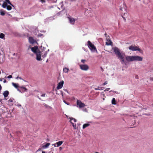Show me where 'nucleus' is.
<instances>
[{
	"mask_svg": "<svg viewBox=\"0 0 153 153\" xmlns=\"http://www.w3.org/2000/svg\"><path fill=\"white\" fill-rule=\"evenodd\" d=\"M1 88H2V87L1 85L0 84V91H1Z\"/></svg>",
	"mask_w": 153,
	"mask_h": 153,
	"instance_id": "nucleus-46",
	"label": "nucleus"
},
{
	"mask_svg": "<svg viewBox=\"0 0 153 153\" xmlns=\"http://www.w3.org/2000/svg\"><path fill=\"white\" fill-rule=\"evenodd\" d=\"M77 105L79 108H81L84 107L85 105L81 101L79 100H77L76 101Z\"/></svg>",
	"mask_w": 153,
	"mask_h": 153,
	"instance_id": "nucleus-8",
	"label": "nucleus"
},
{
	"mask_svg": "<svg viewBox=\"0 0 153 153\" xmlns=\"http://www.w3.org/2000/svg\"><path fill=\"white\" fill-rule=\"evenodd\" d=\"M41 150V149H40V148H39V149H38V150H37V152H38L39 151H40Z\"/></svg>",
	"mask_w": 153,
	"mask_h": 153,
	"instance_id": "nucleus-40",
	"label": "nucleus"
},
{
	"mask_svg": "<svg viewBox=\"0 0 153 153\" xmlns=\"http://www.w3.org/2000/svg\"><path fill=\"white\" fill-rule=\"evenodd\" d=\"M68 19L70 22V23L72 25L74 24L76 20L73 18L68 17Z\"/></svg>",
	"mask_w": 153,
	"mask_h": 153,
	"instance_id": "nucleus-12",
	"label": "nucleus"
},
{
	"mask_svg": "<svg viewBox=\"0 0 153 153\" xmlns=\"http://www.w3.org/2000/svg\"><path fill=\"white\" fill-rule=\"evenodd\" d=\"M126 60L128 62H131L133 61H142L143 60V58L139 56H127L126 57Z\"/></svg>",
	"mask_w": 153,
	"mask_h": 153,
	"instance_id": "nucleus-2",
	"label": "nucleus"
},
{
	"mask_svg": "<svg viewBox=\"0 0 153 153\" xmlns=\"http://www.w3.org/2000/svg\"><path fill=\"white\" fill-rule=\"evenodd\" d=\"M106 35H107V34H106V33H105V36H106Z\"/></svg>",
	"mask_w": 153,
	"mask_h": 153,
	"instance_id": "nucleus-53",
	"label": "nucleus"
},
{
	"mask_svg": "<svg viewBox=\"0 0 153 153\" xmlns=\"http://www.w3.org/2000/svg\"><path fill=\"white\" fill-rule=\"evenodd\" d=\"M62 149V148L61 147H60L59 148V150L61 151V150Z\"/></svg>",
	"mask_w": 153,
	"mask_h": 153,
	"instance_id": "nucleus-42",
	"label": "nucleus"
},
{
	"mask_svg": "<svg viewBox=\"0 0 153 153\" xmlns=\"http://www.w3.org/2000/svg\"><path fill=\"white\" fill-rule=\"evenodd\" d=\"M70 122H72V120H74V122H75L76 121V119H75V118H70Z\"/></svg>",
	"mask_w": 153,
	"mask_h": 153,
	"instance_id": "nucleus-24",
	"label": "nucleus"
},
{
	"mask_svg": "<svg viewBox=\"0 0 153 153\" xmlns=\"http://www.w3.org/2000/svg\"><path fill=\"white\" fill-rule=\"evenodd\" d=\"M19 88L21 89V90L22 92L26 91L27 90V89L24 86H20Z\"/></svg>",
	"mask_w": 153,
	"mask_h": 153,
	"instance_id": "nucleus-15",
	"label": "nucleus"
},
{
	"mask_svg": "<svg viewBox=\"0 0 153 153\" xmlns=\"http://www.w3.org/2000/svg\"><path fill=\"white\" fill-rule=\"evenodd\" d=\"M106 39L107 41L106 42V44L108 45H111L112 42L110 39H108L107 36H106Z\"/></svg>",
	"mask_w": 153,
	"mask_h": 153,
	"instance_id": "nucleus-13",
	"label": "nucleus"
},
{
	"mask_svg": "<svg viewBox=\"0 0 153 153\" xmlns=\"http://www.w3.org/2000/svg\"><path fill=\"white\" fill-rule=\"evenodd\" d=\"M0 14L2 16H4L5 14V13L4 12L2 11L0 12Z\"/></svg>",
	"mask_w": 153,
	"mask_h": 153,
	"instance_id": "nucleus-27",
	"label": "nucleus"
},
{
	"mask_svg": "<svg viewBox=\"0 0 153 153\" xmlns=\"http://www.w3.org/2000/svg\"><path fill=\"white\" fill-rule=\"evenodd\" d=\"M90 126V124L88 123H85L84 124L82 128L83 129H84L86 127H87Z\"/></svg>",
	"mask_w": 153,
	"mask_h": 153,
	"instance_id": "nucleus-19",
	"label": "nucleus"
},
{
	"mask_svg": "<svg viewBox=\"0 0 153 153\" xmlns=\"http://www.w3.org/2000/svg\"><path fill=\"white\" fill-rule=\"evenodd\" d=\"M122 17L123 18V19H124L125 20V21H126V19L124 17H123V16H122Z\"/></svg>",
	"mask_w": 153,
	"mask_h": 153,
	"instance_id": "nucleus-48",
	"label": "nucleus"
},
{
	"mask_svg": "<svg viewBox=\"0 0 153 153\" xmlns=\"http://www.w3.org/2000/svg\"><path fill=\"white\" fill-rule=\"evenodd\" d=\"M107 84V81H106L105 82H104L103 84V85H106Z\"/></svg>",
	"mask_w": 153,
	"mask_h": 153,
	"instance_id": "nucleus-32",
	"label": "nucleus"
},
{
	"mask_svg": "<svg viewBox=\"0 0 153 153\" xmlns=\"http://www.w3.org/2000/svg\"><path fill=\"white\" fill-rule=\"evenodd\" d=\"M29 42L30 43L33 44L36 42L35 40L33 37H30L28 38Z\"/></svg>",
	"mask_w": 153,
	"mask_h": 153,
	"instance_id": "nucleus-10",
	"label": "nucleus"
},
{
	"mask_svg": "<svg viewBox=\"0 0 153 153\" xmlns=\"http://www.w3.org/2000/svg\"><path fill=\"white\" fill-rule=\"evenodd\" d=\"M42 36H43V35L42 33H40L38 35V36L39 37H41Z\"/></svg>",
	"mask_w": 153,
	"mask_h": 153,
	"instance_id": "nucleus-34",
	"label": "nucleus"
},
{
	"mask_svg": "<svg viewBox=\"0 0 153 153\" xmlns=\"http://www.w3.org/2000/svg\"><path fill=\"white\" fill-rule=\"evenodd\" d=\"M8 102H13V100L12 99H10L8 101Z\"/></svg>",
	"mask_w": 153,
	"mask_h": 153,
	"instance_id": "nucleus-30",
	"label": "nucleus"
},
{
	"mask_svg": "<svg viewBox=\"0 0 153 153\" xmlns=\"http://www.w3.org/2000/svg\"><path fill=\"white\" fill-rule=\"evenodd\" d=\"M59 6H60V7L61 8L63 7V2L62 1L60 2L59 3Z\"/></svg>",
	"mask_w": 153,
	"mask_h": 153,
	"instance_id": "nucleus-23",
	"label": "nucleus"
},
{
	"mask_svg": "<svg viewBox=\"0 0 153 153\" xmlns=\"http://www.w3.org/2000/svg\"><path fill=\"white\" fill-rule=\"evenodd\" d=\"M110 89V88H106V89H105L104 91H108Z\"/></svg>",
	"mask_w": 153,
	"mask_h": 153,
	"instance_id": "nucleus-33",
	"label": "nucleus"
},
{
	"mask_svg": "<svg viewBox=\"0 0 153 153\" xmlns=\"http://www.w3.org/2000/svg\"><path fill=\"white\" fill-rule=\"evenodd\" d=\"M44 105V106L45 107H46V108H48V107H49V106L48 105H47L46 104H45Z\"/></svg>",
	"mask_w": 153,
	"mask_h": 153,
	"instance_id": "nucleus-36",
	"label": "nucleus"
},
{
	"mask_svg": "<svg viewBox=\"0 0 153 153\" xmlns=\"http://www.w3.org/2000/svg\"><path fill=\"white\" fill-rule=\"evenodd\" d=\"M41 153H45V152L44 151H42Z\"/></svg>",
	"mask_w": 153,
	"mask_h": 153,
	"instance_id": "nucleus-47",
	"label": "nucleus"
},
{
	"mask_svg": "<svg viewBox=\"0 0 153 153\" xmlns=\"http://www.w3.org/2000/svg\"><path fill=\"white\" fill-rule=\"evenodd\" d=\"M64 83V82L63 80H62L59 82L56 87L57 89H61L63 86Z\"/></svg>",
	"mask_w": 153,
	"mask_h": 153,
	"instance_id": "nucleus-9",
	"label": "nucleus"
},
{
	"mask_svg": "<svg viewBox=\"0 0 153 153\" xmlns=\"http://www.w3.org/2000/svg\"><path fill=\"white\" fill-rule=\"evenodd\" d=\"M5 1L4 2H7V4H9L10 5H11V6H13V4L11 3L10 1L9 0H5Z\"/></svg>",
	"mask_w": 153,
	"mask_h": 153,
	"instance_id": "nucleus-20",
	"label": "nucleus"
},
{
	"mask_svg": "<svg viewBox=\"0 0 153 153\" xmlns=\"http://www.w3.org/2000/svg\"><path fill=\"white\" fill-rule=\"evenodd\" d=\"M68 68H64L63 69V71L65 73L68 72Z\"/></svg>",
	"mask_w": 153,
	"mask_h": 153,
	"instance_id": "nucleus-21",
	"label": "nucleus"
},
{
	"mask_svg": "<svg viewBox=\"0 0 153 153\" xmlns=\"http://www.w3.org/2000/svg\"><path fill=\"white\" fill-rule=\"evenodd\" d=\"M63 143L62 141H58L54 144H52V146H54L55 147H58L60 146Z\"/></svg>",
	"mask_w": 153,
	"mask_h": 153,
	"instance_id": "nucleus-11",
	"label": "nucleus"
},
{
	"mask_svg": "<svg viewBox=\"0 0 153 153\" xmlns=\"http://www.w3.org/2000/svg\"><path fill=\"white\" fill-rule=\"evenodd\" d=\"M45 94H42L41 96V97H45Z\"/></svg>",
	"mask_w": 153,
	"mask_h": 153,
	"instance_id": "nucleus-39",
	"label": "nucleus"
},
{
	"mask_svg": "<svg viewBox=\"0 0 153 153\" xmlns=\"http://www.w3.org/2000/svg\"><path fill=\"white\" fill-rule=\"evenodd\" d=\"M29 48H31L32 51L36 55V59L37 60L41 61L42 60L41 57L42 53L41 51H40L39 49L37 46H35L31 48L30 47Z\"/></svg>",
	"mask_w": 153,
	"mask_h": 153,
	"instance_id": "nucleus-1",
	"label": "nucleus"
},
{
	"mask_svg": "<svg viewBox=\"0 0 153 153\" xmlns=\"http://www.w3.org/2000/svg\"><path fill=\"white\" fill-rule=\"evenodd\" d=\"M9 94V92L8 91H4L3 94L4 97H7Z\"/></svg>",
	"mask_w": 153,
	"mask_h": 153,
	"instance_id": "nucleus-16",
	"label": "nucleus"
},
{
	"mask_svg": "<svg viewBox=\"0 0 153 153\" xmlns=\"http://www.w3.org/2000/svg\"><path fill=\"white\" fill-rule=\"evenodd\" d=\"M64 102L67 105H69V103H67V102L66 101H64Z\"/></svg>",
	"mask_w": 153,
	"mask_h": 153,
	"instance_id": "nucleus-38",
	"label": "nucleus"
},
{
	"mask_svg": "<svg viewBox=\"0 0 153 153\" xmlns=\"http://www.w3.org/2000/svg\"><path fill=\"white\" fill-rule=\"evenodd\" d=\"M152 80H153V78H152Z\"/></svg>",
	"mask_w": 153,
	"mask_h": 153,
	"instance_id": "nucleus-52",
	"label": "nucleus"
},
{
	"mask_svg": "<svg viewBox=\"0 0 153 153\" xmlns=\"http://www.w3.org/2000/svg\"><path fill=\"white\" fill-rule=\"evenodd\" d=\"M51 1H52L53 2H55L56 1V0H51Z\"/></svg>",
	"mask_w": 153,
	"mask_h": 153,
	"instance_id": "nucleus-45",
	"label": "nucleus"
},
{
	"mask_svg": "<svg viewBox=\"0 0 153 153\" xmlns=\"http://www.w3.org/2000/svg\"><path fill=\"white\" fill-rule=\"evenodd\" d=\"M81 62H82V63H84L86 62V60L85 59H82L81 60Z\"/></svg>",
	"mask_w": 153,
	"mask_h": 153,
	"instance_id": "nucleus-29",
	"label": "nucleus"
},
{
	"mask_svg": "<svg viewBox=\"0 0 153 153\" xmlns=\"http://www.w3.org/2000/svg\"><path fill=\"white\" fill-rule=\"evenodd\" d=\"M4 79V80L3 81V82L4 83H5L6 82V79Z\"/></svg>",
	"mask_w": 153,
	"mask_h": 153,
	"instance_id": "nucleus-43",
	"label": "nucleus"
},
{
	"mask_svg": "<svg viewBox=\"0 0 153 153\" xmlns=\"http://www.w3.org/2000/svg\"><path fill=\"white\" fill-rule=\"evenodd\" d=\"M76 1V0H70V1Z\"/></svg>",
	"mask_w": 153,
	"mask_h": 153,
	"instance_id": "nucleus-49",
	"label": "nucleus"
},
{
	"mask_svg": "<svg viewBox=\"0 0 153 153\" xmlns=\"http://www.w3.org/2000/svg\"><path fill=\"white\" fill-rule=\"evenodd\" d=\"M125 15V13H124V15Z\"/></svg>",
	"mask_w": 153,
	"mask_h": 153,
	"instance_id": "nucleus-54",
	"label": "nucleus"
},
{
	"mask_svg": "<svg viewBox=\"0 0 153 153\" xmlns=\"http://www.w3.org/2000/svg\"><path fill=\"white\" fill-rule=\"evenodd\" d=\"M70 122L71 123L73 127L74 128H76V125L75 124V125H74V123L72 122Z\"/></svg>",
	"mask_w": 153,
	"mask_h": 153,
	"instance_id": "nucleus-26",
	"label": "nucleus"
},
{
	"mask_svg": "<svg viewBox=\"0 0 153 153\" xmlns=\"http://www.w3.org/2000/svg\"><path fill=\"white\" fill-rule=\"evenodd\" d=\"M128 49L129 50L133 51H138L140 53L142 52V51L140 49L135 45L130 46L128 47Z\"/></svg>",
	"mask_w": 153,
	"mask_h": 153,
	"instance_id": "nucleus-5",
	"label": "nucleus"
},
{
	"mask_svg": "<svg viewBox=\"0 0 153 153\" xmlns=\"http://www.w3.org/2000/svg\"><path fill=\"white\" fill-rule=\"evenodd\" d=\"M64 90L65 91H67V90L66 89H64Z\"/></svg>",
	"mask_w": 153,
	"mask_h": 153,
	"instance_id": "nucleus-50",
	"label": "nucleus"
},
{
	"mask_svg": "<svg viewBox=\"0 0 153 153\" xmlns=\"http://www.w3.org/2000/svg\"><path fill=\"white\" fill-rule=\"evenodd\" d=\"M12 76L11 75H9L7 76V78H12Z\"/></svg>",
	"mask_w": 153,
	"mask_h": 153,
	"instance_id": "nucleus-35",
	"label": "nucleus"
},
{
	"mask_svg": "<svg viewBox=\"0 0 153 153\" xmlns=\"http://www.w3.org/2000/svg\"><path fill=\"white\" fill-rule=\"evenodd\" d=\"M38 153H41V152H39Z\"/></svg>",
	"mask_w": 153,
	"mask_h": 153,
	"instance_id": "nucleus-55",
	"label": "nucleus"
},
{
	"mask_svg": "<svg viewBox=\"0 0 153 153\" xmlns=\"http://www.w3.org/2000/svg\"><path fill=\"white\" fill-rule=\"evenodd\" d=\"M0 81H2V79H0Z\"/></svg>",
	"mask_w": 153,
	"mask_h": 153,
	"instance_id": "nucleus-51",
	"label": "nucleus"
},
{
	"mask_svg": "<svg viewBox=\"0 0 153 153\" xmlns=\"http://www.w3.org/2000/svg\"><path fill=\"white\" fill-rule=\"evenodd\" d=\"M22 79L24 81H25L23 79H22L21 77H19L18 76H17L16 77V79Z\"/></svg>",
	"mask_w": 153,
	"mask_h": 153,
	"instance_id": "nucleus-28",
	"label": "nucleus"
},
{
	"mask_svg": "<svg viewBox=\"0 0 153 153\" xmlns=\"http://www.w3.org/2000/svg\"><path fill=\"white\" fill-rule=\"evenodd\" d=\"M88 46L92 52H95L97 51L96 48L94 45L90 41H88Z\"/></svg>",
	"mask_w": 153,
	"mask_h": 153,
	"instance_id": "nucleus-4",
	"label": "nucleus"
},
{
	"mask_svg": "<svg viewBox=\"0 0 153 153\" xmlns=\"http://www.w3.org/2000/svg\"><path fill=\"white\" fill-rule=\"evenodd\" d=\"M0 38L4 39H5V35L3 33H0Z\"/></svg>",
	"mask_w": 153,
	"mask_h": 153,
	"instance_id": "nucleus-17",
	"label": "nucleus"
},
{
	"mask_svg": "<svg viewBox=\"0 0 153 153\" xmlns=\"http://www.w3.org/2000/svg\"><path fill=\"white\" fill-rule=\"evenodd\" d=\"M2 6L4 8L6 7L7 10H11L12 9L10 5H8L7 2H4Z\"/></svg>",
	"mask_w": 153,
	"mask_h": 153,
	"instance_id": "nucleus-7",
	"label": "nucleus"
},
{
	"mask_svg": "<svg viewBox=\"0 0 153 153\" xmlns=\"http://www.w3.org/2000/svg\"><path fill=\"white\" fill-rule=\"evenodd\" d=\"M114 51L117 56L118 59H119L122 64L124 62V57L120 53L119 49L117 47L114 48Z\"/></svg>",
	"mask_w": 153,
	"mask_h": 153,
	"instance_id": "nucleus-3",
	"label": "nucleus"
},
{
	"mask_svg": "<svg viewBox=\"0 0 153 153\" xmlns=\"http://www.w3.org/2000/svg\"><path fill=\"white\" fill-rule=\"evenodd\" d=\"M135 77L136 79H138V78H139V77L137 75H136L135 76Z\"/></svg>",
	"mask_w": 153,
	"mask_h": 153,
	"instance_id": "nucleus-31",
	"label": "nucleus"
},
{
	"mask_svg": "<svg viewBox=\"0 0 153 153\" xmlns=\"http://www.w3.org/2000/svg\"><path fill=\"white\" fill-rule=\"evenodd\" d=\"M112 104L115 105L116 104V101L115 99L114 98H113L112 100Z\"/></svg>",
	"mask_w": 153,
	"mask_h": 153,
	"instance_id": "nucleus-22",
	"label": "nucleus"
},
{
	"mask_svg": "<svg viewBox=\"0 0 153 153\" xmlns=\"http://www.w3.org/2000/svg\"><path fill=\"white\" fill-rule=\"evenodd\" d=\"M50 144V143H47L45 145L43 146L42 147L44 149L48 148Z\"/></svg>",
	"mask_w": 153,
	"mask_h": 153,
	"instance_id": "nucleus-18",
	"label": "nucleus"
},
{
	"mask_svg": "<svg viewBox=\"0 0 153 153\" xmlns=\"http://www.w3.org/2000/svg\"><path fill=\"white\" fill-rule=\"evenodd\" d=\"M94 89L95 90H98L100 89L98 88H95Z\"/></svg>",
	"mask_w": 153,
	"mask_h": 153,
	"instance_id": "nucleus-44",
	"label": "nucleus"
},
{
	"mask_svg": "<svg viewBox=\"0 0 153 153\" xmlns=\"http://www.w3.org/2000/svg\"><path fill=\"white\" fill-rule=\"evenodd\" d=\"M12 84L13 86L15 88H17V90L20 92H21L20 89L18 88H19V86L18 84L15 83L14 82H13L12 83Z\"/></svg>",
	"mask_w": 153,
	"mask_h": 153,
	"instance_id": "nucleus-14",
	"label": "nucleus"
},
{
	"mask_svg": "<svg viewBox=\"0 0 153 153\" xmlns=\"http://www.w3.org/2000/svg\"><path fill=\"white\" fill-rule=\"evenodd\" d=\"M47 51H45V53L42 56V57L43 58H45L47 56Z\"/></svg>",
	"mask_w": 153,
	"mask_h": 153,
	"instance_id": "nucleus-25",
	"label": "nucleus"
},
{
	"mask_svg": "<svg viewBox=\"0 0 153 153\" xmlns=\"http://www.w3.org/2000/svg\"><path fill=\"white\" fill-rule=\"evenodd\" d=\"M80 69L82 70L87 71L89 69V67L86 64L80 65H79Z\"/></svg>",
	"mask_w": 153,
	"mask_h": 153,
	"instance_id": "nucleus-6",
	"label": "nucleus"
},
{
	"mask_svg": "<svg viewBox=\"0 0 153 153\" xmlns=\"http://www.w3.org/2000/svg\"><path fill=\"white\" fill-rule=\"evenodd\" d=\"M40 1L42 2V3H45V0H40Z\"/></svg>",
	"mask_w": 153,
	"mask_h": 153,
	"instance_id": "nucleus-37",
	"label": "nucleus"
},
{
	"mask_svg": "<svg viewBox=\"0 0 153 153\" xmlns=\"http://www.w3.org/2000/svg\"><path fill=\"white\" fill-rule=\"evenodd\" d=\"M120 9L121 10H122V11H123V8H122L121 7H120ZM123 9H124V10H125V8Z\"/></svg>",
	"mask_w": 153,
	"mask_h": 153,
	"instance_id": "nucleus-41",
	"label": "nucleus"
}]
</instances>
